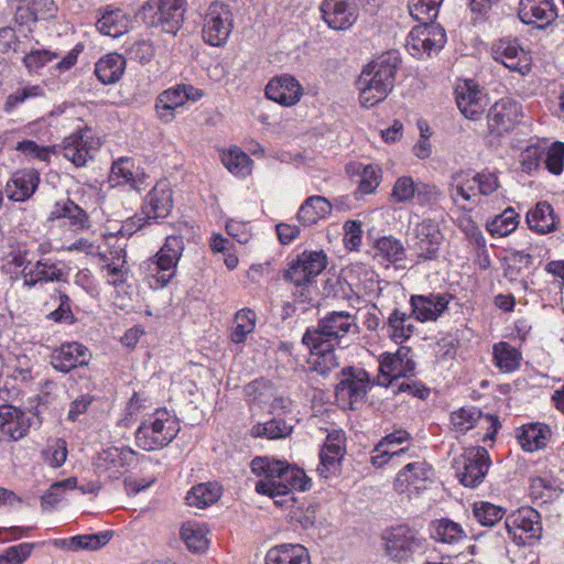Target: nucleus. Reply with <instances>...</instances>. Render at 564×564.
I'll return each mask as SVG.
<instances>
[{
  "instance_id": "obj_1",
  "label": "nucleus",
  "mask_w": 564,
  "mask_h": 564,
  "mask_svg": "<svg viewBox=\"0 0 564 564\" xmlns=\"http://www.w3.org/2000/svg\"><path fill=\"white\" fill-rule=\"evenodd\" d=\"M398 67V56L387 54L362 69L357 80L359 100L362 107H373L387 98L393 88Z\"/></svg>"
},
{
  "instance_id": "obj_2",
  "label": "nucleus",
  "mask_w": 564,
  "mask_h": 564,
  "mask_svg": "<svg viewBox=\"0 0 564 564\" xmlns=\"http://www.w3.org/2000/svg\"><path fill=\"white\" fill-rule=\"evenodd\" d=\"M358 333L359 327L354 315L344 311H334L321 318L316 327L307 328L302 343L310 349H318L324 345H340L347 335Z\"/></svg>"
},
{
  "instance_id": "obj_3",
  "label": "nucleus",
  "mask_w": 564,
  "mask_h": 564,
  "mask_svg": "<svg viewBox=\"0 0 564 564\" xmlns=\"http://www.w3.org/2000/svg\"><path fill=\"white\" fill-rule=\"evenodd\" d=\"M386 556L395 563H408L425 553L427 541L419 530L402 523L386 529L381 535Z\"/></svg>"
},
{
  "instance_id": "obj_4",
  "label": "nucleus",
  "mask_w": 564,
  "mask_h": 564,
  "mask_svg": "<svg viewBox=\"0 0 564 564\" xmlns=\"http://www.w3.org/2000/svg\"><path fill=\"white\" fill-rule=\"evenodd\" d=\"M151 458L142 455L130 447L110 446L97 453L93 460L94 473L99 479L115 481L121 479L130 469L138 465L145 467Z\"/></svg>"
},
{
  "instance_id": "obj_5",
  "label": "nucleus",
  "mask_w": 564,
  "mask_h": 564,
  "mask_svg": "<svg viewBox=\"0 0 564 564\" xmlns=\"http://www.w3.org/2000/svg\"><path fill=\"white\" fill-rule=\"evenodd\" d=\"M173 208V192L166 181H160L149 192L141 207V215L130 218L126 227L143 228L153 220L166 218Z\"/></svg>"
},
{
  "instance_id": "obj_6",
  "label": "nucleus",
  "mask_w": 564,
  "mask_h": 564,
  "mask_svg": "<svg viewBox=\"0 0 564 564\" xmlns=\"http://www.w3.org/2000/svg\"><path fill=\"white\" fill-rule=\"evenodd\" d=\"M369 373L360 367H345L339 372L338 382L335 386L336 400L344 406L364 402L367 393L372 387Z\"/></svg>"
},
{
  "instance_id": "obj_7",
  "label": "nucleus",
  "mask_w": 564,
  "mask_h": 564,
  "mask_svg": "<svg viewBox=\"0 0 564 564\" xmlns=\"http://www.w3.org/2000/svg\"><path fill=\"white\" fill-rule=\"evenodd\" d=\"M508 535L518 545H531L542 535L540 513L531 507H522L512 511L505 519Z\"/></svg>"
},
{
  "instance_id": "obj_8",
  "label": "nucleus",
  "mask_w": 564,
  "mask_h": 564,
  "mask_svg": "<svg viewBox=\"0 0 564 564\" xmlns=\"http://www.w3.org/2000/svg\"><path fill=\"white\" fill-rule=\"evenodd\" d=\"M279 482H257L256 491L259 495L269 496L274 503L284 507L293 501L292 490L306 491L311 488V479L305 475L304 470L288 464L283 480Z\"/></svg>"
},
{
  "instance_id": "obj_9",
  "label": "nucleus",
  "mask_w": 564,
  "mask_h": 564,
  "mask_svg": "<svg viewBox=\"0 0 564 564\" xmlns=\"http://www.w3.org/2000/svg\"><path fill=\"white\" fill-rule=\"evenodd\" d=\"M490 465L489 453L482 446L471 447L454 460L456 477L463 486L469 488L482 482Z\"/></svg>"
},
{
  "instance_id": "obj_10",
  "label": "nucleus",
  "mask_w": 564,
  "mask_h": 564,
  "mask_svg": "<svg viewBox=\"0 0 564 564\" xmlns=\"http://www.w3.org/2000/svg\"><path fill=\"white\" fill-rule=\"evenodd\" d=\"M327 264L324 251H303L290 260L283 272V279L294 285L312 284L314 279L323 272Z\"/></svg>"
},
{
  "instance_id": "obj_11",
  "label": "nucleus",
  "mask_w": 564,
  "mask_h": 564,
  "mask_svg": "<svg viewBox=\"0 0 564 564\" xmlns=\"http://www.w3.org/2000/svg\"><path fill=\"white\" fill-rule=\"evenodd\" d=\"M100 148V140L90 127H84L66 137L62 143L63 156L76 167H83Z\"/></svg>"
},
{
  "instance_id": "obj_12",
  "label": "nucleus",
  "mask_w": 564,
  "mask_h": 564,
  "mask_svg": "<svg viewBox=\"0 0 564 564\" xmlns=\"http://www.w3.org/2000/svg\"><path fill=\"white\" fill-rule=\"evenodd\" d=\"M446 43L445 30L434 22H420L406 37L405 47L414 57L430 56L440 51Z\"/></svg>"
},
{
  "instance_id": "obj_13",
  "label": "nucleus",
  "mask_w": 564,
  "mask_h": 564,
  "mask_svg": "<svg viewBox=\"0 0 564 564\" xmlns=\"http://www.w3.org/2000/svg\"><path fill=\"white\" fill-rule=\"evenodd\" d=\"M345 454V432L343 430L329 432L318 453L319 463L316 467L318 477L323 479L337 477L341 471Z\"/></svg>"
},
{
  "instance_id": "obj_14",
  "label": "nucleus",
  "mask_w": 564,
  "mask_h": 564,
  "mask_svg": "<svg viewBox=\"0 0 564 564\" xmlns=\"http://www.w3.org/2000/svg\"><path fill=\"white\" fill-rule=\"evenodd\" d=\"M232 31V14L229 7L215 1L209 4L204 18L203 36L213 45L224 44Z\"/></svg>"
},
{
  "instance_id": "obj_15",
  "label": "nucleus",
  "mask_w": 564,
  "mask_h": 564,
  "mask_svg": "<svg viewBox=\"0 0 564 564\" xmlns=\"http://www.w3.org/2000/svg\"><path fill=\"white\" fill-rule=\"evenodd\" d=\"M522 116V106L518 101L508 97L501 98L488 110V130L495 135L509 133L520 123Z\"/></svg>"
},
{
  "instance_id": "obj_16",
  "label": "nucleus",
  "mask_w": 564,
  "mask_h": 564,
  "mask_svg": "<svg viewBox=\"0 0 564 564\" xmlns=\"http://www.w3.org/2000/svg\"><path fill=\"white\" fill-rule=\"evenodd\" d=\"M456 104L462 115L469 120H479L488 105L486 93L474 79H464L455 88Z\"/></svg>"
},
{
  "instance_id": "obj_17",
  "label": "nucleus",
  "mask_w": 564,
  "mask_h": 564,
  "mask_svg": "<svg viewBox=\"0 0 564 564\" xmlns=\"http://www.w3.org/2000/svg\"><path fill=\"white\" fill-rule=\"evenodd\" d=\"M319 11L323 21L335 31L349 30L358 19L355 0H323Z\"/></svg>"
},
{
  "instance_id": "obj_18",
  "label": "nucleus",
  "mask_w": 564,
  "mask_h": 564,
  "mask_svg": "<svg viewBox=\"0 0 564 564\" xmlns=\"http://www.w3.org/2000/svg\"><path fill=\"white\" fill-rule=\"evenodd\" d=\"M203 96L200 89L192 85H177L162 91L155 100V110L159 118L170 122L174 118V110L182 107L186 101H197Z\"/></svg>"
},
{
  "instance_id": "obj_19",
  "label": "nucleus",
  "mask_w": 564,
  "mask_h": 564,
  "mask_svg": "<svg viewBox=\"0 0 564 564\" xmlns=\"http://www.w3.org/2000/svg\"><path fill=\"white\" fill-rule=\"evenodd\" d=\"M452 296L448 293L430 292L413 294L409 303L415 321L436 322L448 308Z\"/></svg>"
},
{
  "instance_id": "obj_20",
  "label": "nucleus",
  "mask_w": 564,
  "mask_h": 564,
  "mask_svg": "<svg viewBox=\"0 0 564 564\" xmlns=\"http://www.w3.org/2000/svg\"><path fill=\"white\" fill-rule=\"evenodd\" d=\"M432 468L425 462L406 464L394 479V489L400 494L420 492L431 481Z\"/></svg>"
},
{
  "instance_id": "obj_21",
  "label": "nucleus",
  "mask_w": 564,
  "mask_h": 564,
  "mask_svg": "<svg viewBox=\"0 0 564 564\" xmlns=\"http://www.w3.org/2000/svg\"><path fill=\"white\" fill-rule=\"evenodd\" d=\"M494 58L501 62L507 68L520 74L530 70V63L525 51L516 39H501L492 46Z\"/></svg>"
},
{
  "instance_id": "obj_22",
  "label": "nucleus",
  "mask_w": 564,
  "mask_h": 564,
  "mask_svg": "<svg viewBox=\"0 0 564 564\" xmlns=\"http://www.w3.org/2000/svg\"><path fill=\"white\" fill-rule=\"evenodd\" d=\"M518 15L523 23L544 29L555 21L557 11L553 0H520Z\"/></svg>"
},
{
  "instance_id": "obj_23",
  "label": "nucleus",
  "mask_w": 564,
  "mask_h": 564,
  "mask_svg": "<svg viewBox=\"0 0 564 564\" xmlns=\"http://www.w3.org/2000/svg\"><path fill=\"white\" fill-rule=\"evenodd\" d=\"M178 431V425H138L135 442L144 451H155L170 444Z\"/></svg>"
},
{
  "instance_id": "obj_24",
  "label": "nucleus",
  "mask_w": 564,
  "mask_h": 564,
  "mask_svg": "<svg viewBox=\"0 0 564 564\" xmlns=\"http://www.w3.org/2000/svg\"><path fill=\"white\" fill-rule=\"evenodd\" d=\"M417 257L422 260H432L437 256L440 245L443 241V235L438 224L432 219H423L415 226Z\"/></svg>"
},
{
  "instance_id": "obj_25",
  "label": "nucleus",
  "mask_w": 564,
  "mask_h": 564,
  "mask_svg": "<svg viewBox=\"0 0 564 564\" xmlns=\"http://www.w3.org/2000/svg\"><path fill=\"white\" fill-rule=\"evenodd\" d=\"M90 352L84 345L72 341L65 343L51 355V365L61 372H68L76 367L87 365Z\"/></svg>"
},
{
  "instance_id": "obj_26",
  "label": "nucleus",
  "mask_w": 564,
  "mask_h": 564,
  "mask_svg": "<svg viewBox=\"0 0 564 564\" xmlns=\"http://www.w3.org/2000/svg\"><path fill=\"white\" fill-rule=\"evenodd\" d=\"M302 94V86L290 75L276 76L265 87V96L269 99L286 107L299 102Z\"/></svg>"
},
{
  "instance_id": "obj_27",
  "label": "nucleus",
  "mask_w": 564,
  "mask_h": 564,
  "mask_svg": "<svg viewBox=\"0 0 564 564\" xmlns=\"http://www.w3.org/2000/svg\"><path fill=\"white\" fill-rule=\"evenodd\" d=\"M23 286L28 290L48 282H58L64 279L62 268L51 259L42 258L28 270L21 271Z\"/></svg>"
},
{
  "instance_id": "obj_28",
  "label": "nucleus",
  "mask_w": 564,
  "mask_h": 564,
  "mask_svg": "<svg viewBox=\"0 0 564 564\" xmlns=\"http://www.w3.org/2000/svg\"><path fill=\"white\" fill-rule=\"evenodd\" d=\"M379 369L383 377L390 378L389 383L392 379L412 376L415 362L411 356V348L401 346L394 355H383Z\"/></svg>"
},
{
  "instance_id": "obj_29",
  "label": "nucleus",
  "mask_w": 564,
  "mask_h": 564,
  "mask_svg": "<svg viewBox=\"0 0 564 564\" xmlns=\"http://www.w3.org/2000/svg\"><path fill=\"white\" fill-rule=\"evenodd\" d=\"M40 183V174L37 171L20 170L13 173L8 181L4 192L7 197L14 202H24L29 199L36 191Z\"/></svg>"
},
{
  "instance_id": "obj_30",
  "label": "nucleus",
  "mask_w": 564,
  "mask_h": 564,
  "mask_svg": "<svg viewBox=\"0 0 564 564\" xmlns=\"http://www.w3.org/2000/svg\"><path fill=\"white\" fill-rule=\"evenodd\" d=\"M178 261L173 257L165 256L164 252L158 251L148 263L151 273L150 288L158 290L166 286L175 276Z\"/></svg>"
},
{
  "instance_id": "obj_31",
  "label": "nucleus",
  "mask_w": 564,
  "mask_h": 564,
  "mask_svg": "<svg viewBox=\"0 0 564 564\" xmlns=\"http://www.w3.org/2000/svg\"><path fill=\"white\" fill-rule=\"evenodd\" d=\"M57 10L55 0H31L26 7H17L14 20L21 25L30 24L54 18Z\"/></svg>"
},
{
  "instance_id": "obj_32",
  "label": "nucleus",
  "mask_w": 564,
  "mask_h": 564,
  "mask_svg": "<svg viewBox=\"0 0 564 564\" xmlns=\"http://www.w3.org/2000/svg\"><path fill=\"white\" fill-rule=\"evenodd\" d=\"M246 400L251 411H265L269 403L276 394V388L272 381L264 378L249 382L245 389Z\"/></svg>"
},
{
  "instance_id": "obj_33",
  "label": "nucleus",
  "mask_w": 564,
  "mask_h": 564,
  "mask_svg": "<svg viewBox=\"0 0 564 564\" xmlns=\"http://www.w3.org/2000/svg\"><path fill=\"white\" fill-rule=\"evenodd\" d=\"M307 550L301 544H281L271 547L264 564H310Z\"/></svg>"
},
{
  "instance_id": "obj_34",
  "label": "nucleus",
  "mask_w": 564,
  "mask_h": 564,
  "mask_svg": "<svg viewBox=\"0 0 564 564\" xmlns=\"http://www.w3.org/2000/svg\"><path fill=\"white\" fill-rule=\"evenodd\" d=\"M332 209L333 205L326 197L314 195L303 202L296 218L303 226H311L329 216Z\"/></svg>"
},
{
  "instance_id": "obj_35",
  "label": "nucleus",
  "mask_w": 564,
  "mask_h": 564,
  "mask_svg": "<svg viewBox=\"0 0 564 564\" xmlns=\"http://www.w3.org/2000/svg\"><path fill=\"white\" fill-rule=\"evenodd\" d=\"M413 314H408L400 308H393L387 319L388 336L394 341L402 344L415 333Z\"/></svg>"
},
{
  "instance_id": "obj_36",
  "label": "nucleus",
  "mask_w": 564,
  "mask_h": 564,
  "mask_svg": "<svg viewBox=\"0 0 564 564\" xmlns=\"http://www.w3.org/2000/svg\"><path fill=\"white\" fill-rule=\"evenodd\" d=\"M61 218H67L74 230H84L90 226L87 213L69 198L56 202L50 213L48 219L55 220Z\"/></svg>"
},
{
  "instance_id": "obj_37",
  "label": "nucleus",
  "mask_w": 564,
  "mask_h": 564,
  "mask_svg": "<svg viewBox=\"0 0 564 564\" xmlns=\"http://www.w3.org/2000/svg\"><path fill=\"white\" fill-rule=\"evenodd\" d=\"M551 435L550 425H520L517 438L524 452L533 453L546 446Z\"/></svg>"
},
{
  "instance_id": "obj_38",
  "label": "nucleus",
  "mask_w": 564,
  "mask_h": 564,
  "mask_svg": "<svg viewBox=\"0 0 564 564\" xmlns=\"http://www.w3.org/2000/svg\"><path fill=\"white\" fill-rule=\"evenodd\" d=\"M184 12V0H162L158 22L164 32L175 34L182 26Z\"/></svg>"
},
{
  "instance_id": "obj_39",
  "label": "nucleus",
  "mask_w": 564,
  "mask_h": 564,
  "mask_svg": "<svg viewBox=\"0 0 564 564\" xmlns=\"http://www.w3.org/2000/svg\"><path fill=\"white\" fill-rule=\"evenodd\" d=\"M130 20L127 13L119 9H106L96 22L97 30L111 37H119L128 32Z\"/></svg>"
},
{
  "instance_id": "obj_40",
  "label": "nucleus",
  "mask_w": 564,
  "mask_h": 564,
  "mask_svg": "<svg viewBox=\"0 0 564 564\" xmlns=\"http://www.w3.org/2000/svg\"><path fill=\"white\" fill-rule=\"evenodd\" d=\"M126 69V59L117 53L107 54L95 65L97 78L105 85L117 83Z\"/></svg>"
},
{
  "instance_id": "obj_41",
  "label": "nucleus",
  "mask_w": 564,
  "mask_h": 564,
  "mask_svg": "<svg viewBox=\"0 0 564 564\" xmlns=\"http://www.w3.org/2000/svg\"><path fill=\"white\" fill-rule=\"evenodd\" d=\"M221 494V486L218 482L208 481L193 486L185 499L188 506L205 509L217 502Z\"/></svg>"
},
{
  "instance_id": "obj_42",
  "label": "nucleus",
  "mask_w": 564,
  "mask_h": 564,
  "mask_svg": "<svg viewBox=\"0 0 564 564\" xmlns=\"http://www.w3.org/2000/svg\"><path fill=\"white\" fill-rule=\"evenodd\" d=\"M429 532L433 540L444 544H455L466 538L462 525L448 518L433 520Z\"/></svg>"
},
{
  "instance_id": "obj_43",
  "label": "nucleus",
  "mask_w": 564,
  "mask_h": 564,
  "mask_svg": "<svg viewBox=\"0 0 564 564\" xmlns=\"http://www.w3.org/2000/svg\"><path fill=\"white\" fill-rule=\"evenodd\" d=\"M527 223L531 230L547 234L556 229V217L547 202H540L527 214Z\"/></svg>"
},
{
  "instance_id": "obj_44",
  "label": "nucleus",
  "mask_w": 564,
  "mask_h": 564,
  "mask_svg": "<svg viewBox=\"0 0 564 564\" xmlns=\"http://www.w3.org/2000/svg\"><path fill=\"white\" fill-rule=\"evenodd\" d=\"M449 195L455 204H459L460 199L470 202L478 195L477 180L475 173L459 171L452 176L449 184Z\"/></svg>"
},
{
  "instance_id": "obj_45",
  "label": "nucleus",
  "mask_w": 564,
  "mask_h": 564,
  "mask_svg": "<svg viewBox=\"0 0 564 564\" xmlns=\"http://www.w3.org/2000/svg\"><path fill=\"white\" fill-rule=\"evenodd\" d=\"M288 463L284 460L270 459L268 457H254L250 463L251 471L260 477L258 482H279L283 480Z\"/></svg>"
},
{
  "instance_id": "obj_46",
  "label": "nucleus",
  "mask_w": 564,
  "mask_h": 564,
  "mask_svg": "<svg viewBox=\"0 0 564 564\" xmlns=\"http://www.w3.org/2000/svg\"><path fill=\"white\" fill-rule=\"evenodd\" d=\"M495 366L505 373H511L519 369L522 354L507 341H499L492 347Z\"/></svg>"
},
{
  "instance_id": "obj_47",
  "label": "nucleus",
  "mask_w": 564,
  "mask_h": 564,
  "mask_svg": "<svg viewBox=\"0 0 564 564\" xmlns=\"http://www.w3.org/2000/svg\"><path fill=\"white\" fill-rule=\"evenodd\" d=\"M257 324V314L253 310L245 307L235 314L234 323L230 328V340L234 344L246 343L248 336L254 332Z\"/></svg>"
},
{
  "instance_id": "obj_48",
  "label": "nucleus",
  "mask_w": 564,
  "mask_h": 564,
  "mask_svg": "<svg viewBox=\"0 0 564 564\" xmlns=\"http://www.w3.org/2000/svg\"><path fill=\"white\" fill-rule=\"evenodd\" d=\"M207 529L196 522L187 521L183 523L180 536L188 551L193 553H204L208 549Z\"/></svg>"
},
{
  "instance_id": "obj_49",
  "label": "nucleus",
  "mask_w": 564,
  "mask_h": 564,
  "mask_svg": "<svg viewBox=\"0 0 564 564\" xmlns=\"http://www.w3.org/2000/svg\"><path fill=\"white\" fill-rule=\"evenodd\" d=\"M111 536L112 533L110 531H102L94 534L75 535L68 540H56L55 544L66 545L72 551L98 550L105 546Z\"/></svg>"
},
{
  "instance_id": "obj_50",
  "label": "nucleus",
  "mask_w": 564,
  "mask_h": 564,
  "mask_svg": "<svg viewBox=\"0 0 564 564\" xmlns=\"http://www.w3.org/2000/svg\"><path fill=\"white\" fill-rule=\"evenodd\" d=\"M308 364L312 371L323 377H326L330 371L339 367L334 346L328 345H324L318 349H311Z\"/></svg>"
},
{
  "instance_id": "obj_51",
  "label": "nucleus",
  "mask_w": 564,
  "mask_h": 564,
  "mask_svg": "<svg viewBox=\"0 0 564 564\" xmlns=\"http://www.w3.org/2000/svg\"><path fill=\"white\" fill-rule=\"evenodd\" d=\"M110 180L115 185L129 184L132 188L140 191L141 178L133 172V163L130 159L121 158L111 166Z\"/></svg>"
},
{
  "instance_id": "obj_52",
  "label": "nucleus",
  "mask_w": 564,
  "mask_h": 564,
  "mask_svg": "<svg viewBox=\"0 0 564 564\" xmlns=\"http://www.w3.org/2000/svg\"><path fill=\"white\" fill-rule=\"evenodd\" d=\"M473 514L477 522L484 527H494L507 517L505 508L488 501L475 502L473 507Z\"/></svg>"
},
{
  "instance_id": "obj_53",
  "label": "nucleus",
  "mask_w": 564,
  "mask_h": 564,
  "mask_svg": "<svg viewBox=\"0 0 564 564\" xmlns=\"http://www.w3.org/2000/svg\"><path fill=\"white\" fill-rule=\"evenodd\" d=\"M556 479L552 475L533 476L530 478L529 491L533 500L546 502L556 492Z\"/></svg>"
},
{
  "instance_id": "obj_54",
  "label": "nucleus",
  "mask_w": 564,
  "mask_h": 564,
  "mask_svg": "<svg viewBox=\"0 0 564 564\" xmlns=\"http://www.w3.org/2000/svg\"><path fill=\"white\" fill-rule=\"evenodd\" d=\"M443 0H409V12L419 22H434Z\"/></svg>"
},
{
  "instance_id": "obj_55",
  "label": "nucleus",
  "mask_w": 564,
  "mask_h": 564,
  "mask_svg": "<svg viewBox=\"0 0 564 564\" xmlns=\"http://www.w3.org/2000/svg\"><path fill=\"white\" fill-rule=\"evenodd\" d=\"M67 444L63 438L50 440L42 449L41 456L45 464L52 468L61 467L67 458Z\"/></svg>"
},
{
  "instance_id": "obj_56",
  "label": "nucleus",
  "mask_w": 564,
  "mask_h": 564,
  "mask_svg": "<svg viewBox=\"0 0 564 564\" xmlns=\"http://www.w3.org/2000/svg\"><path fill=\"white\" fill-rule=\"evenodd\" d=\"M223 163L228 171L237 176H246L251 173L252 160L239 149H231L224 154Z\"/></svg>"
},
{
  "instance_id": "obj_57",
  "label": "nucleus",
  "mask_w": 564,
  "mask_h": 564,
  "mask_svg": "<svg viewBox=\"0 0 564 564\" xmlns=\"http://www.w3.org/2000/svg\"><path fill=\"white\" fill-rule=\"evenodd\" d=\"M517 226L518 215L509 207L488 223L487 229L492 236L505 237L516 230Z\"/></svg>"
},
{
  "instance_id": "obj_58",
  "label": "nucleus",
  "mask_w": 564,
  "mask_h": 564,
  "mask_svg": "<svg viewBox=\"0 0 564 564\" xmlns=\"http://www.w3.org/2000/svg\"><path fill=\"white\" fill-rule=\"evenodd\" d=\"M377 256L390 262L401 261L405 256L402 242L392 237H382L376 242Z\"/></svg>"
},
{
  "instance_id": "obj_59",
  "label": "nucleus",
  "mask_w": 564,
  "mask_h": 564,
  "mask_svg": "<svg viewBox=\"0 0 564 564\" xmlns=\"http://www.w3.org/2000/svg\"><path fill=\"white\" fill-rule=\"evenodd\" d=\"M354 173L359 174V191L364 194H371L376 191L381 182V169L377 165L368 164L356 166Z\"/></svg>"
},
{
  "instance_id": "obj_60",
  "label": "nucleus",
  "mask_w": 564,
  "mask_h": 564,
  "mask_svg": "<svg viewBox=\"0 0 564 564\" xmlns=\"http://www.w3.org/2000/svg\"><path fill=\"white\" fill-rule=\"evenodd\" d=\"M44 96V89L39 85H28L10 94L3 104V111L11 113L19 105L26 99Z\"/></svg>"
},
{
  "instance_id": "obj_61",
  "label": "nucleus",
  "mask_w": 564,
  "mask_h": 564,
  "mask_svg": "<svg viewBox=\"0 0 564 564\" xmlns=\"http://www.w3.org/2000/svg\"><path fill=\"white\" fill-rule=\"evenodd\" d=\"M35 544L23 542L7 547L0 554V564H23L32 554Z\"/></svg>"
},
{
  "instance_id": "obj_62",
  "label": "nucleus",
  "mask_w": 564,
  "mask_h": 564,
  "mask_svg": "<svg viewBox=\"0 0 564 564\" xmlns=\"http://www.w3.org/2000/svg\"><path fill=\"white\" fill-rule=\"evenodd\" d=\"M416 183L411 176H401L397 178L391 197L397 203H405L415 196Z\"/></svg>"
},
{
  "instance_id": "obj_63",
  "label": "nucleus",
  "mask_w": 564,
  "mask_h": 564,
  "mask_svg": "<svg viewBox=\"0 0 564 564\" xmlns=\"http://www.w3.org/2000/svg\"><path fill=\"white\" fill-rule=\"evenodd\" d=\"M293 425H252L250 435L252 437H265L279 440L291 435Z\"/></svg>"
},
{
  "instance_id": "obj_64",
  "label": "nucleus",
  "mask_w": 564,
  "mask_h": 564,
  "mask_svg": "<svg viewBox=\"0 0 564 564\" xmlns=\"http://www.w3.org/2000/svg\"><path fill=\"white\" fill-rule=\"evenodd\" d=\"M545 165L546 169L555 175H558L562 173L564 167V143L556 141L554 142L545 158Z\"/></svg>"
}]
</instances>
